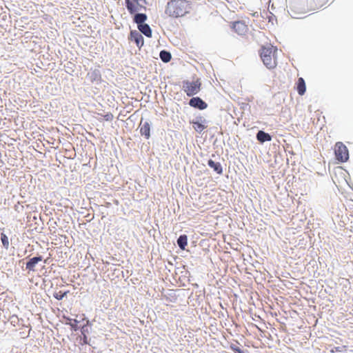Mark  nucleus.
Here are the masks:
<instances>
[{"label": "nucleus", "mask_w": 353, "mask_h": 353, "mask_svg": "<svg viewBox=\"0 0 353 353\" xmlns=\"http://www.w3.org/2000/svg\"><path fill=\"white\" fill-rule=\"evenodd\" d=\"M102 116L104 118V120L106 121H111L114 119L113 114L110 112H108L107 114L102 115Z\"/></svg>", "instance_id": "4be33fe9"}, {"label": "nucleus", "mask_w": 353, "mask_h": 353, "mask_svg": "<svg viewBox=\"0 0 353 353\" xmlns=\"http://www.w3.org/2000/svg\"><path fill=\"white\" fill-rule=\"evenodd\" d=\"M189 104L190 106L199 110H204L208 106L207 103L199 97L192 98L189 101Z\"/></svg>", "instance_id": "6e6552de"}, {"label": "nucleus", "mask_w": 353, "mask_h": 353, "mask_svg": "<svg viewBox=\"0 0 353 353\" xmlns=\"http://www.w3.org/2000/svg\"><path fill=\"white\" fill-rule=\"evenodd\" d=\"M201 81L197 79L194 81H186L183 82V88L188 96H193L197 94L201 89Z\"/></svg>", "instance_id": "20e7f679"}, {"label": "nucleus", "mask_w": 353, "mask_h": 353, "mask_svg": "<svg viewBox=\"0 0 353 353\" xmlns=\"http://www.w3.org/2000/svg\"><path fill=\"white\" fill-rule=\"evenodd\" d=\"M140 133L142 136H144L146 139H149L150 137V126L148 122L141 123Z\"/></svg>", "instance_id": "9b49d317"}, {"label": "nucleus", "mask_w": 353, "mask_h": 353, "mask_svg": "<svg viewBox=\"0 0 353 353\" xmlns=\"http://www.w3.org/2000/svg\"><path fill=\"white\" fill-rule=\"evenodd\" d=\"M1 239L3 246L6 248H8L9 246V241H8V236L5 234L2 233L1 234Z\"/></svg>", "instance_id": "aec40b11"}, {"label": "nucleus", "mask_w": 353, "mask_h": 353, "mask_svg": "<svg viewBox=\"0 0 353 353\" xmlns=\"http://www.w3.org/2000/svg\"><path fill=\"white\" fill-rule=\"evenodd\" d=\"M67 319L70 321H71L72 320L69 318H67ZM67 324H69L70 325V326L74 328V330L77 329V320H73V323L72 322H70V323H67Z\"/></svg>", "instance_id": "5701e85b"}, {"label": "nucleus", "mask_w": 353, "mask_h": 353, "mask_svg": "<svg viewBox=\"0 0 353 353\" xmlns=\"http://www.w3.org/2000/svg\"><path fill=\"white\" fill-rule=\"evenodd\" d=\"M177 244L181 250H185L188 245V237L186 235H181L177 239Z\"/></svg>", "instance_id": "dca6fc26"}, {"label": "nucleus", "mask_w": 353, "mask_h": 353, "mask_svg": "<svg viewBox=\"0 0 353 353\" xmlns=\"http://www.w3.org/2000/svg\"><path fill=\"white\" fill-rule=\"evenodd\" d=\"M230 347L234 353H244L237 345L234 343L230 345Z\"/></svg>", "instance_id": "412c9836"}, {"label": "nucleus", "mask_w": 353, "mask_h": 353, "mask_svg": "<svg viewBox=\"0 0 353 353\" xmlns=\"http://www.w3.org/2000/svg\"><path fill=\"white\" fill-rule=\"evenodd\" d=\"M192 3L188 0H170L167 3L165 12L170 17L179 18L189 14Z\"/></svg>", "instance_id": "f257e3e1"}, {"label": "nucleus", "mask_w": 353, "mask_h": 353, "mask_svg": "<svg viewBox=\"0 0 353 353\" xmlns=\"http://www.w3.org/2000/svg\"><path fill=\"white\" fill-rule=\"evenodd\" d=\"M83 342H84V343H87V337H86V336H84Z\"/></svg>", "instance_id": "b1692460"}, {"label": "nucleus", "mask_w": 353, "mask_h": 353, "mask_svg": "<svg viewBox=\"0 0 353 353\" xmlns=\"http://www.w3.org/2000/svg\"><path fill=\"white\" fill-rule=\"evenodd\" d=\"M193 128L197 132H202L205 129L204 125L199 121L193 122Z\"/></svg>", "instance_id": "a211bd4d"}, {"label": "nucleus", "mask_w": 353, "mask_h": 353, "mask_svg": "<svg viewBox=\"0 0 353 353\" xmlns=\"http://www.w3.org/2000/svg\"><path fill=\"white\" fill-rule=\"evenodd\" d=\"M159 56L161 59L165 63L169 62L172 57L171 54L165 50L161 51Z\"/></svg>", "instance_id": "f3484780"}, {"label": "nucleus", "mask_w": 353, "mask_h": 353, "mask_svg": "<svg viewBox=\"0 0 353 353\" xmlns=\"http://www.w3.org/2000/svg\"><path fill=\"white\" fill-rule=\"evenodd\" d=\"M256 138L261 143L270 141L272 139L271 136L268 133H266L261 130L259 131V132L257 133Z\"/></svg>", "instance_id": "2eb2a0df"}, {"label": "nucleus", "mask_w": 353, "mask_h": 353, "mask_svg": "<svg viewBox=\"0 0 353 353\" xmlns=\"http://www.w3.org/2000/svg\"><path fill=\"white\" fill-rule=\"evenodd\" d=\"M130 39L134 41L137 46L141 48L144 43L143 36L137 30H131L130 34Z\"/></svg>", "instance_id": "0eeeda50"}, {"label": "nucleus", "mask_w": 353, "mask_h": 353, "mask_svg": "<svg viewBox=\"0 0 353 353\" xmlns=\"http://www.w3.org/2000/svg\"><path fill=\"white\" fill-rule=\"evenodd\" d=\"M296 89L299 94L301 96L303 95L305 93L306 85L305 80L302 77L298 79L296 83Z\"/></svg>", "instance_id": "1a4fd4ad"}, {"label": "nucleus", "mask_w": 353, "mask_h": 353, "mask_svg": "<svg viewBox=\"0 0 353 353\" xmlns=\"http://www.w3.org/2000/svg\"><path fill=\"white\" fill-rule=\"evenodd\" d=\"M126 8L131 14H135L145 8L139 3V0H125Z\"/></svg>", "instance_id": "39448f33"}, {"label": "nucleus", "mask_w": 353, "mask_h": 353, "mask_svg": "<svg viewBox=\"0 0 353 353\" xmlns=\"http://www.w3.org/2000/svg\"><path fill=\"white\" fill-rule=\"evenodd\" d=\"M148 17L145 14L143 13H137L134 17V21L139 26V25L143 24L144 22L147 20Z\"/></svg>", "instance_id": "4468645a"}, {"label": "nucleus", "mask_w": 353, "mask_h": 353, "mask_svg": "<svg viewBox=\"0 0 353 353\" xmlns=\"http://www.w3.org/2000/svg\"><path fill=\"white\" fill-rule=\"evenodd\" d=\"M42 261L41 256H36L32 258L28 262L26 263V268L28 271H32L34 272L35 270V266L36 265Z\"/></svg>", "instance_id": "9d476101"}, {"label": "nucleus", "mask_w": 353, "mask_h": 353, "mask_svg": "<svg viewBox=\"0 0 353 353\" xmlns=\"http://www.w3.org/2000/svg\"><path fill=\"white\" fill-rule=\"evenodd\" d=\"M232 28L239 35H245L249 30L245 23L242 21L233 22Z\"/></svg>", "instance_id": "423d86ee"}, {"label": "nucleus", "mask_w": 353, "mask_h": 353, "mask_svg": "<svg viewBox=\"0 0 353 353\" xmlns=\"http://www.w3.org/2000/svg\"><path fill=\"white\" fill-rule=\"evenodd\" d=\"M69 292V291H65V292H62V291H59L57 292H55L54 294V297L57 299V300H61L63 299V298L67 295V294Z\"/></svg>", "instance_id": "6ab92c4d"}, {"label": "nucleus", "mask_w": 353, "mask_h": 353, "mask_svg": "<svg viewBox=\"0 0 353 353\" xmlns=\"http://www.w3.org/2000/svg\"><path fill=\"white\" fill-rule=\"evenodd\" d=\"M277 48L272 45L261 48L260 57L263 64L268 69H274L277 65Z\"/></svg>", "instance_id": "f03ea898"}, {"label": "nucleus", "mask_w": 353, "mask_h": 353, "mask_svg": "<svg viewBox=\"0 0 353 353\" xmlns=\"http://www.w3.org/2000/svg\"><path fill=\"white\" fill-rule=\"evenodd\" d=\"M334 154L337 161L341 163L349 159V151L346 145L342 142H336L334 145Z\"/></svg>", "instance_id": "7ed1b4c3"}, {"label": "nucleus", "mask_w": 353, "mask_h": 353, "mask_svg": "<svg viewBox=\"0 0 353 353\" xmlns=\"http://www.w3.org/2000/svg\"><path fill=\"white\" fill-rule=\"evenodd\" d=\"M138 29L147 37H152V30H151L150 27L149 26V25H148L146 23L139 25L138 26Z\"/></svg>", "instance_id": "ddd939ff"}, {"label": "nucleus", "mask_w": 353, "mask_h": 353, "mask_svg": "<svg viewBox=\"0 0 353 353\" xmlns=\"http://www.w3.org/2000/svg\"><path fill=\"white\" fill-rule=\"evenodd\" d=\"M208 165L212 168L217 174H222L223 169L220 163L214 162L213 160L210 159L208 162Z\"/></svg>", "instance_id": "f8f14e48"}]
</instances>
